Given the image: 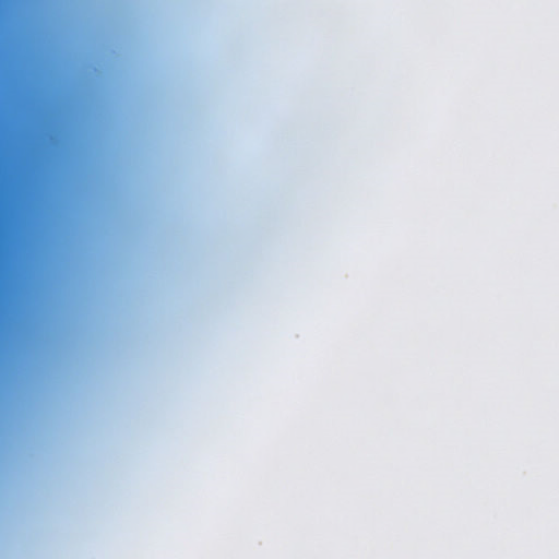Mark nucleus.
<instances>
[{"label":"nucleus","instance_id":"nucleus-1","mask_svg":"<svg viewBox=\"0 0 559 559\" xmlns=\"http://www.w3.org/2000/svg\"><path fill=\"white\" fill-rule=\"evenodd\" d=\"M37 247H0V252H10V251H22L25 249H36Z\"/></svg>","mask_w":559,"mask_h":559}]
</instances>
